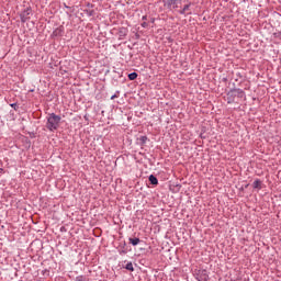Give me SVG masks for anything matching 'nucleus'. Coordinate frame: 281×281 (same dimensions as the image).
Listing matches in <instances>:
<instances>
[{
  "instance_id": "1",
  "label": "nucleus",
  "mask_w": 281,
  "mask_h": 281,
  "mask_svg": "<svg viewBox=\"0 0 281 281\" xmlns=\"http://www.w3.org/2000/svg\"><path fill=\"white\" fill-rule=\"evenodd\" d=\"M46 128L50 131V133H54V131H58V127L60 126V115H57L56 113H50L46 117Z\"/></svg>"
},
{
  "instance_id": "2",
  "label": "nucleus",
  "mask_w": 281,
  "mask_h": 281,
  "mask_svg": "<svg viewBox=\"0 0 281 281\" xmlns=\"http://www.w3.org/2000/svg\"><path fill=\"white\" fill-rule=\"evenodd\" d=\"M228 103H231L234 98H245V92L240 88H234L227 93Z\"/></svg>"
},
{
  "instance_id": "3",
  "label": "nucleus",
  "mask_w": 281,
  "mask_h": 281,
  "mask_svg": "<svg viewBox=\"0 0 281 281\" xmlns=\"http://www.w3.org/2000/svg\"><path fill=\"white\" fill-rule=\"evenodd\" d=\"M181 1L183 0H162V3L167 10H177L181 5Z\"/></svg>"
},
{
  "instance_id": "4",
  "label": "nucleus",
  "mask_w": 281,
  "mask_h": 281,
  "mask_svg": "<svg viewBox=\"0 0 281 281\" xmlns=\"http://www.w3.org/2000/svg\"><path fill=\"white\" fill-rule=\"evenodd\" d=\"M30 14H32V9H26L20 14L22 23H27L30 21Z\"/></svg>"
},
{
  "instance_id": "5",
  "label": "nucleus",
  "mask_w": 281,
  "mask_h": 281,
  "mask_svg": "<svg viewBox=\"0 0 281 281\" xmlns=\"http://www.w3.org/2000/svg\"><path fill=\"white\" fill-rule=\"evenodd\" d=\"M130 249L126 246V241H124L123 244H121V249L119 250V254L122 255H126L128 254Z\"/></svg>"
},
{
  "instance_id": "6",
  "label": "nucleus",
  "mask_w": 281,
  "mask_h": 281,
  "mask_svg": "<svg viewBox=\"0 0 281 281\" xmlns=\"http://www.w3.org/2000/svg\"><path fill=\"white\" fill-rule=\"evenodd\" d=\"M252 188L255 190H262V181H260V179L255 180L252 183Z\"/></svg>"
},
{
  "instance_id": "7",
  "label": "nucleus",
  "mask_w": 281,
  "mask_h": 281,
  "mask_svg": "<svg viewBox=\"0 0 281 281\" xmlns=\"http://www.w3.org/2000/svg\"><path fill=\"white\" fill-rule=\"evenodd\" d=\"M130 243L131 245H133V247H137V245L142 243V240L138 237H135V238H130Z\"/></svg>"
},
{
  "instance_id": "8",
  "label": "nucleus",
  "mask_w": 281,
  "mask_h": 281,
  "mask_svg": "<svg viewBox=\"0 0 281 281\" xmlns=\"http://www.w3.org/2000/svg\"><path fill=\"white\" fill-rule=\"evenodd\" d=\"M149 182L151 186H157L159 183V180H157V177L150 175L149 176Z\"/></svg>"
},
{
  "instance_id": "9",
  "label": "nucleus",
  "mask_w": 281,
  "mask_h": 281,
  "mask_svg": "<svg viewBox=\"0 0 281 281\" xmlns=\"http://www.w3.org/2000/svg\"><path fill=\"white\" fill-rule=\"evenodd\" d=\"M128 80H137V72H131L128 74Z\"/></svg>"
},
{
  "instance_id": "10",
  "label": "nucleus",
  "mask_w": 281,
  "mask_h": 281,
  "mask_svg": "<svg viewBox=\"0 0 281 281\" xmlns=\"http://www.w3.org/2000/svg\"><path fill=\"white\" fill-rule=\"evenodd\" d=\"M125 269L127 271H135V268H133V262H127L126 266H125Z\"/></svg>"
},
{
  "instance_id": "11",
  "label": "nucleus",
  "mask_w": 281,
  "mask_h": 281,
  "mask_svg": "<svg viewBox=\"0 0 281 281\" xmlns=\"http://www.w3.org/2000/svg\"><path fill=\"white\" fill-rule=\"evenodd\" d=\"M139 142H140V144H146V142H148V137L147 136H140Z\"/></svg>"
},
{
  "instance_id": "12",
  "label": "nucleus",
  "mask_w": 281,
  "mask_h": 281,
  "mask_svg": "<svg viewBox=\"0 0 281 281\" xmlns=\"http://www.w3.org/2000/svg\"><path fill=\"white\" fill-rule=\"evenodd\" d=\"M75 281H87V277L78 276V277H76Z\"/></svg>"
},
{
  "instance_id": "13",
  "label": "nucleus",
  "mask_w": 281,
  "mask_h": 281,
  "mask_svg": "<svg viewBox=\"0 0 281 281\" xmlns=\"http://www.w3.org/2000/svg\"><path fill=\"white\" fill-rule=\"evenodd\" d=\"M190 5H192V3L184 4V7L182 8L183 11L188 12V10H190Z\"/></svg>"
},
{
  "instance_id": "14",
  "label": "nucleus",
  "mask_w": 281,
  "mask_h": 281,
  "mask_svg": "<svg viewBox=\"0 0 281 281\" xmlns=\"http://www.w3.org/2000/svg\"><path fill=\"white\" fill-rule=\"evenodd\" d=\"M10 106H11L12 109H14V111H19V104H16V103H11Z\"/></svg>"
},
{
  "instance_id": "15",
  "label": "nucleus",
  "mask_w": 281,
  "mask_h": 281,
  "mask_svg": "<svg viewBox=\"0 0 281 281\" xmlns=\"http://www.w3.org/2000/svg\"><path fill=\"white\" fill-rule=\"evenodd\" d=\"M115 98H120V90H117L116 93L111 97V100H115Z\"/></svg>"
},
{
  "instance_id": "16",
  "label": "nucleus",
  "mask_w": 281,
  "mask_h": 281,
  "mask_svg": "<svg viewBox=\"0 0 281 281\" xmlns=\"http://www.w3.org/2000/svg\"><path fill=\"white\" fill-rule=\"evenodd\" d=\"M202 280L207 281V274L203 273L202 274Z\"/></svg>"
},
{
  "instance_id": "17",
  "label": "nucleus",
  "mask_w": 281,
  "mask_h": 281,
  "mask_svg": "<svg viewBox=\"0 0 281 281\" xmlns=\"http://www.w3.org/2000/svg\"><path fill=\"white\" fill-rule=\"evenodd\" d=\"M140 25H142V27H148V23L147 22H143Z\"/></svg>"
},
{
  "instance_id": "18",
  "label": "nucleus",
  "mask_w": 281,
  "mask_h": 281,
  "mask_svg": "<svg viewBox=\"0 0 281 281\" xmlns=\"http://www.w3.org/2000/svg\"><path fill=\"white\" fill-rule=\"evenodd\" d=\"M186 12L188 11H184L183 9L179 11V14H186Z\"/></svg>"
},
{
  "instance_id": "19",
  "label": "nucleus",
  "mask_w": 281,
  "mask_h": 281,
  "mask_svg": "<svg viewBox=\"0 0 281 281\" xmlns=\"http://www.w3.org/2000/svg\"><path fill=\"white\" fill-rule=\"evenodd\" d=\"M146 19H147V16L145 15V16H143V21H146Z\"/></svg>"
},
{
  "instance_id": "20",
  "label": "nucleus",
  "mask_w": 281,
  "mask_h": 281,
  "mask_svg": "<svg viewBox=\"0 0 281 281\" xmlns=\"http://www.w3.org/2000/svg\"><path fill=\"white\" fill-rule=\"evenodd\" d=\"M3 171V169H0V172H2Z\"/></svg>"
}]
</instances>
